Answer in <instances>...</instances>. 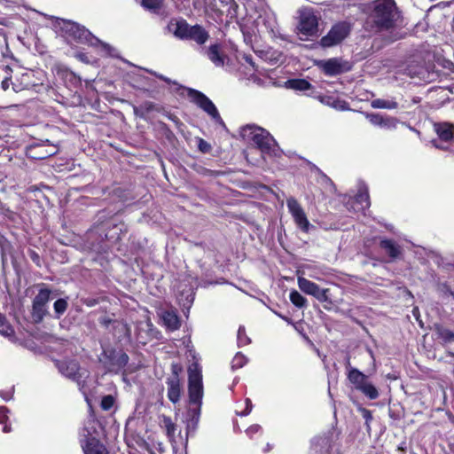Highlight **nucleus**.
I'll return each mask as SVG.
<instances>
[{"mask_svg": "<svg viewBox=\"0 0 454 454\" xmlns=\"http://www.w3.org/2000/svg\"><path fill=\"white\" fill-rule=\"evenodd\" d=\"M200 411L201 407L190 406L187 411V425H186V434H193L199 425L200 418Z\"/></svg>", "mask_w": 454, "mask_h": 454, "instance_id": "obj_18", "label": "nucleus"}, {"mask_svg": "<svg viewBox=\"0 0 454 454\" xmlns=\"http://www.w3.org/2000/svg\"><path fill=\"white\" fill-rule=\"evenodd\" d=\"M437 291L444 296H452L454 298V292L447 282H442L440 278L436 281Z\"/></svg>", "mask_w": 454, "mask_h": 454, "instance_id": "obj_32", "label": "nucleus"}, {"mask_svg": "<svg viewBox=\"0 0 454 454\" xmlns=\"http://www.w3.org/2000/svg\"><path fill=\"white\" fill-rule=\"evenodd\" d=\"M9 412V410L7 407L5 406H1L0 407V415L6 418L7 417V413Z\"/></svg>", "mask_w": 454, "mask_h": 454, "instance_id": "obj_50", "label": "nucleus"}, {"mask_svg": "<svg viewBox=\"0 0 454 454\" xmlns=\"http://www.w3.org/2000/svg\"><path fill=\"white\" fill-rule=\"evenodd\" d=\"M82 450L84 454H108L106 448L98 439H90Z\"/></svg>", "mask_w": 454, "mask_h": 454, "instance_id": "obj_24", "label": "nucleus"}, {"mask_svg": "<svg viewBox=\"0 0 454 454\" xmlns=\"http://www.w3.org/2000/svg\"><path fill=\"white\" fill-rule=\"evenodd\" d=\"M433 144H434V145L435 147H437V148H442V146H441V145H439L437 144V142H436V141H433Z\"/></svg>", "mask_w": 454, "mask_h": 454, "instance_id": "obj_58", "label": "nucleus"}, {"mask_svg": "<svg viewBox=\"0 0 454 454\" xmlns=\"http://www.w3.org/2000/svg\"><path fill=\"white\" fill-rule=\"evenodd\" d=\"M83 303L89 307H92L98 303V301L95 299H86L84 300Z\"/></svg>", "mask_w": 454, "mask_h": 454, "instance_id": "obj_49", "label": "nucleus"}, {"mask_svg": "<svg viewBox=\"0 0 454 454\" xmlns=\"http://www.w3.org/2000/svg\"><path fill=\"white\" fill-rule=\"evenodd\" d=\"M3 430H4V433H9V432L11 431V427H10V426L5 425V426L4 427V429H3Z\"/></svg>", "mask_w": 454, "mask_h": 454, "instance_id": "obj_56", "label": "nucleus"}, {"mask_svg": "<svg viewBox=\"0 0 454 454\" xmlns=\"http://www.w3.org/2000/svg\"><path fill=\"white\" fill-rule=\"evenodd\" d=\"M40 289L32 301V317L35 323L43 321L48 314V302L51 300V291L45 284L39 285Z\"/></svg>", "mask_w": 454, "mask_h": 454, "instance_id": "obj_8", "label": "nucleus"}, {"mask_svg": "<svg viewBox=\"0 0 454 454\" xmlns=\"http://www.w3.org/2000/svg\"><path fill=\"white\" fill-rule=\"evenodd\" d=\"M317 65L328 76H335L348 72L352 67L348 61L339 58L319 60Z\"/></svg>", "mask_w": 454, "mask_h": 454, "instance_id": "obj_13", "label": "nucleus"}, {"mask_svg": "<svg viewBox=\"0 0 454 454\" xmlns=\"http://www.w3.org/2000/svg\"><path fill=\"white\" fill-rule=\"evenodd\" d=\"M318 18L311 8H302L300 11V22L298 30L306 36H312L317 33Z\"/></svg>", "mask_w": 454, "mask_h": 454, "instance_id": "obj_12", "label": "nucleus"}, {"mask_svg": "<svg viewBox=\"0 0 454 454\" xmlns=\"http://www.w3.org/2000/svg\"><path fill=\"white\" fill-rule=\"evenodd\" d=\"M141 6L150 12L157 15H164L163 0H141Z\"/></svg>", "mask_w": 454, "mask_h": 454, "instance_id": "obj_22", "label": "nucleus"}, {"mask_svg": "<svg viewBox=\"0 0 454 454\" xmlns=\"http://www.w3.org/2000/svg\"><path fill=\"white\" fill-rule=\"evenodd\" d=\"M146 71H147L148 73H150L151 74H153V75L156 76V77H157V78H159L160 80L164 81L165 82H167V83H168V84L172 83V84H176V85H177V82H176L172 81L171 79H169V78H168V77L164 76L163 74H158V73H156V72H154V71H153V70H146Z\"/></svg>", "mask_w": 454, "mask_h": 454, "instance_id": "obj_41", "label": "nucleus"}, {"mask_svg": "<svg viewBox=\"0 0 454 454\" xmlns=\"http://www.w3.org/2000/svg\"><path fill=\"white\" fill-rule=\"evenodd\" d=\"M112 320L108 317H103L100 319V324H102L105 326H108Z\"/></svg>", "mask_w": 454, "mask_h": 454, "instance_id": "obj_52", "label": "nucleus"}, {"mask_svg": "<svg viewBox=\"0 0 454 454\" xmlns=\"http://www.w3.org/2000/svg\"><path fill=\"white\" fill-rule=\"evenodd\" d=\"M166 384L168 386V398L173 403H176L180 400L181 396V384L179 376L175 373V375L169 376Z\"/></svg>", "mask_w": 454, "mask_h": 454, "instance_id": "obj_17", "label": "nucleus"}, {"mask_svg": "<svg viewBox=\"0 0 454 454\" xmlns=\"http://www.w3.org/2000/svg\"><path fill=\"white\" fill-rule=\"evenodd\" d=\"M371 106L375 109H395L398 107V104L395 100H385L382 98L373 99L371 102Z\"/></svg>", "mask_w": 454, "mask_h": 454, "instance_id": "obj_27", "label": "nucleus"}, {"mask_svg": "<svg viewBox=\"0 0 454 454\" xmlns=\"http://www.w3.org/2000/svg\"><path fill=\"white\" fill-rule=\"evenodd\" d=\"M161 319L165 326L170 331L179 329L181 324L177 314L173 310H164L161 312Z\"/></svg>", "mask_w": 454, "mask_h": 454, "instance_id": "obj_21", "label": "nucleus"}, {"mask_svg": "<svg viewBox=\"0 0 454 454\" xmlns=\"http://www.w3.org/2000/svg\"><path fill=\"white\" fill-rule=\"evenodd\" d=\"M163 424L169 438L173 437L176 431V425L172 422L171 419L168 416H163Z\"/></svg>", "mask_w": 454, "mask_h": 454, "instance_id": "obj_35", "label": "nucleus"}, {"mask_svg": "<svg viewBox=\"0 0 454 454\" xmlns=\"http://www.w3.org/2000/svg\"><path fill=\"white\" fill-rule=\"evenodd\" d=\"M12 76H5L4 78V80L2 81L1 82V88L3 90L6 91L9 88H10V85L12 84Z\"/></svg>", "mask_w": 454, "mask_h": 454, "instance_id": "obj_45", "label": "nucleus"}, {"mask_svg": "<svg viewBox=\"0 0 454 454\" xmlns=\"http://www.w3.org/2000/svg\"><path fill=\"white\" fill-rule=\"evenodd\" d=\"M178 370H179V368L177 367V365L173 364L172 365V375H175V373H176L178 375Z\"/></svg>", "mask_w": 454, "mask_h": 454, "instance_id": "obj_55", "label": "nucleus"}, {"mask_svg": "<svg viewBox=\"0 0 454 454\" xmlns=\"http://www.w3.org/2000/svg\"><path fill=\"white\" fill-rule=\"evenodd\" d=\"M350 368H353V367H352V366H351V364H350V359H349V357H347V359H346V369H347L348 372H349V369H350Z\"/></svg>", "mask_w": 454, "mask_h": 454, "instance_id": "obj_54", "label": "nucleus"}, {"mask_svg": "<svg viewBox=\"0 0 454 454\" xmlns=\"http://www.w3.org/2000/svg\"><path fill=\"white\" fill-rule=\"evenodd\" d=\"M435 331L439 338L445 342H451L454 340V333L452 331L444 328L441 325L435 326Z\"/></svg>", "mask_w": 454, "mask_h": 454, "instance_id": "obj_29", "label": "nucleus"}, {"mask_svg": "<svg viewBox=\"0 0 454 454\" xmlns=\"http://www.w3.org/2000/svg\"><path fill=\"white\" fill-rule=\"evenodd\" d=\"M397 123L398 120L396 118L391 116H384L380 128H384L387 129H396Z\"/></svg>", "mask_w": 454, "mask_h": 454, "instance_id": "obj_37", "label": "nucleus"}, {"mask_svg": "<svg viewBox=\"0 0 454 454\" xmlns=\"http://www.w3.org/2000/svg\"><path fill=\"white\" fill-rule=\"evenodd\" d=\"M29 80L30 75L27 73L22 74L20 79H17L15 82H12L13 91L18 93L32 88L33 84Z\"/></svg>", "mask_w": 454, "mask_h": 454, "instance_id": "obj_25", "label": "nucleus"}, {"mask_svg": "<svg viewBox=\"0 0 454 454\" xmlns=\"http://www.w3.org/2000/svg\"><path fill=\"white\" fill-rule=\"evenodd\" d=\"M174 35L181 40L194 41L200 48L208 40V32L200 25L191 26L185 20L175 23Z\"/></svg>", "mask_w": 454, "mask_h": 454, "instance_id": "obj_4", "label": "nucleus"}, {"mask_svg": "<svg viewBox=\"0 0 454 454\" xmlns=\"http://www.w3.org/2000/svg\"><path fill=\"white\" fill-rule=\"evenodd\" d=\"M250 343V339L246 334V329L244 326H239L238 330V345L239 347L246 346Z\"/></svg>", "mask_w": 454, "mask_h": 454, "instance_id": "obj_36", "label": "nucleus"}, {"mask_svg": "<svg viewBox=\"0 0 454 454\" xmlns=\"http://www.w3.org/2000/svg\"><path fill=\"white\" fill-rule=\"evenodd\" d=\"M290 301L297 308H303L307 305V300L298 291L292 290L290 293Z\"/></svg>", "mask_w": 454, "mask_h": 454, "instance_id": "obj_28", "label": "nucleus"}, {"mask_svg": "<svg viewBox=\"0 0 454 454\" xmlns=\"http://www.w3.org/2000/svg\"><path fill=\"white\" fill-rule=\"evenodd\" d=\"M200 54L206 56L215 67L224 65L225 55L222 52V47L219 43L211 44L209 47H200Z\"/></svg>", "mask_w": 454, "mask_h": 454, "instance_id": "obj_16", "label": "nucleus"}, {"mask_svg": "<svg viewBox=\"0 0 454 454\" xmlns=\"http://www.w3.org/2000/svg\"><path fill=\"white\" fill-rule=\"evenodd\" d=\"M286 84L288 88L298 91H306L311 88V84L305 79L288 80Z\"/></svg>", "mask_w": 454, "mask_h": 454, "instance_id": "obj_26", "label": "nucleus"}, {"mask_svg": "<svg viewBox=\"0 0 454 454\" xmlns=\"http://www.w3.org/2000/svg\"><path fill=\"white\" fill-rule=\"evenodd\" d=\"M434 129L442 141H450L454 137V125L442 122L434 124Z\"/></svg>", "mask_w": 454, "mask_h": 454, "instance_id": "obj_20", "label": "nucleus"}, {"mask_svg": "<svg viewBox=\"0 0 454 454\" xmlns=\"http://www.w3.org/2000/svg\"><path fill=\"white\" fill-rule=\"evenodd\" d=\"M366 118L372 125L381 127L384 115L380 114H367Z\"/></svg>", "mask_w": 454, "mask_h": 454, "instance_id": "obj_38", "label": "nucleus"}, {"mask_svg": "<svg viewBox=\"0 0 454 454\" xmlns=\"http://www.w3.org/2000/svg\"><path fill=\"white\" fill-rule=\"evenodd\" d=\"M247 357L243 354L239 352L235 355L231 361V368L233 370L239 369L243 367L247 364Z\"/></svg>", "mask_w": 454, "mask_h": 454, "instance_id": "obj_33", "label": "nucleus"}, {"mask_svg": "<svg viewBox=\"0 0 454 454\" xmlns=\"http://www.w3.org/2000/svg\"><path fill=\"white\" fill-rule=\"evenodd\" d=\"M114 404V398L111 395H105L101 401V408L104 411H109Z\"/></svg>", "mask_w": 454, "mask_h": 454, "instance_id": "obj_39", "label": "nucleus"}, {"mask_svg": "<svg viewBox=\"0 0 454 454\" xmlns=\"http://www.w3.org/2000/svg\"><path fill=\"white\" fill-rule=\"evenodd\" d=\"M187 91L188 97L192 102L207 113L216 124L225 127L224 121H223L216 106L209 98H207L204 93L194 89L188 88Z\"/></svg>", "mask_w": 454, "mask_h": 454, "instance_id": "obj_6", "label": "nucleus"}, {"mask_svg": "<svg viewBox=\"0 0 454 454\" xmlns=\"http://www.w3.org/2000/svg\"><path fill=\"white\" fill-rule=\"evenodd\" d=\"M298 286L303 293L314 296L321 302L329 301V289H321L317 284L302 277L298 278Z\"/></svg>", "mask_w": 454, "mask_h": 454, "instance_id": "obj_15", "label": "nucleus"}, {"mask_svg": "<svg viewBox=\"0 0 454 454\" xmlns=\"http://www.w3.org/2000/svg\"><path fill=\"white\" fill-rule=\"evenodd\" d=\"M286 205L289 212L291 213L295 223L305 232L309 231L310 223L306 216V214L301 205L294 198H289L286 200Z\"/></svg>", "mask_w": 454, "mask_h": 454, "instance_id": "obj_14", "label": "nucleus"}, {"mask_svg": "<svg viewBox=\"0 0 454 454\" xmlns=\"http://www.w3.org/2000/svg\"><path fill=\"white\" fill-rule=\"evenodd\" d=\"M90 439H97V438L92 435L90 429L87 426H84L79 432V441H80L82 449L84 448V445L87 444L88 442L90 441Z\"/></svg>", "mask_w": 454, "mask_h": 454, "instance_id": "obj_30", "label": "nucleus"}, {"mask_svg": "<svg viewBox=\"0 0 454 454\" xmlns=\"http://www.w3.org/2000/svg\"><path fill=\"white\" fill-rule=\"evenodd\" d=\"M252 409H253L252 402L250 399L247 398V399H246V409L243 411L239 412L238 415L242 416V417L247 416L251 412Z\"/></svg>", "mask_w": 454, "mask_h": 454, "instance_id": "obj_43", "label": "nucleus"}, {"mask_svg": "<svg viewBox=\"0 0 454 454\" xmlns=\"http://www.w3.org/2000/svg\"><path fill=\"white\" fill-rule=\"evenodd\" d=\"M67 306V299L60 298L54 302L53 309L57 318H59L66 312Z\"/></svg>", "mask_w": 454, "mask_h": 454, "instance_id": "obj_31", "label": "nucleus"}, {"mask_svg": "<svg viewBox=\"0 0 454 454\" xmlns=\"http://www.w3.org/2000/svg\"><path fill=\"white\" fill-rule=\"evenodd\" d=\"M329 440L327 437H318L314 439L312 446L316 449L317 446H327Z\"/></svg>", "mask_w": 454, "mask_h": 454, "instance_id": "obj_42", "label": "nucleus"}, {"mask_svg": "<svg viewBox=\"0 0 454 454\" xmlns=\"http://www.w3.org/2000/svg\"><path fill=\"white\" fill-rule=\"evenodd\" d=\"M275 313H276V315H278V316L279 317H281L282 319L287 320V318H286V317L282 316L281 314L277 313V312H275Z\"/></svg>", "mask_w": 454, "mask_h": 454, "instance_id": "obj_57", "label": "nucleus"}, {"mask_svg": "<svg viewBox=\"0 0 454 454\" xmlns=\"http://www.w3.org/2000/svg\"><path fill=\"white\" fill-rule=\"evenodd\" d=\"M188 392L190 405L201 407L203 385L201 368L198 363H192L188 367Z\"/></svg>", "mask_w": 454, "mask_h": 454, "instance_id": "obj_5", "label": "nucleus"}, {"mask_svg": "<svg viewBox=\"0 0 454 454\" xmlns=\"http://www.w3.org/2000/svg\"><path fill=\"white\" fill-rule=\"evenodd\" d=\"M57 26L61 29L65 35L76 43H87L92 46L101 44L106 50H109L110 46L102 43L99 39L94 36L88 29L78 23L71 20L58 19Z\"/></svg>", "mask_w": 454, "mask_h": 454, "instance_id": "obj_3", "label": "nucleus"}, {"mask_svg": "<svg viewBox=\"0 0 454 454\" xmlns=\"http://www.w3.org/2000/svg\"><path fill=\"white\" fill-rule=\"evenodd\" d=\"M30 256L34 262H35L37 264H39L40 257L35 252H32Z\"/></svg>", "mask_w": 454, "mask_h": 454, "instance_id": "obj_51", "label": "nucleus"}, {"mask_svg": "<svg viewBox=\"0 0 454 454\" xmlns=\"http://www.w3.org/2000/svg\"><path fill=\"white\" fill-rule=\"evenodd\" d=\"M355 205H356V210H365L369 208L371 203H370V197L368 193V189L365 184H362L359 187L358 193L355 197Z\"/></svg>", "mask_w": 454, "mask_h": 454, "instance_id": "obj_19", "label": "nucleus"}, {"mask_svg": "<svg viewBox=\"0 0 454 454\" xmlns=\"http://www.w3.org/2000/svg\"><path fill=\"white\" fill-rule=\"evenodd\" d=\"M198 148L203 153H207L211 151V145L203 138H198Z\"/></svg>", "mask_w": 454, "mask_h": 454, "instance_id": "obj_40", "label": "nucleus"}, {"mask_svg": "<svg viewBox=\"0 0 454 454\" xmlns=\"http://www.w3.org/2000/svg\"><path fill=\"white\" fill-rule=\"evenodd\" d=\"M55 364L62 375L75 381L80 388L83 387L82 379L87 377V371L82 369L76 360L64 359Z\"/></svg>", "mask_w": 454, "mask_h": 454, "instance_id": "obj_10", "label": "nucleus"}, {"mask_svg": "<svg viewBox=\"0 0 454 454\" xmlns=\"http://www.w3.org/2000/svg\"><path fill=\"white\" fill-rule=\"evenodd\" d=\"M261 429H262V427H261V426H260V425H258V424H254V425H252L251 427H249L247 429L246 433H247V435H249L250 437H252V435H253L254 434H256V433L260 432V431H261Z\"/></svg>", "mask_w": 454, "mask_h": 454, "instance_id": "obj_44", "label": "nucleus"}, {"mask_svg": "<svg viewBox=\"0 0 454 454\" xmlns=\"http://www.w3.org/2000/svg\"><path fill=\"white\" fill-rule=\"evenodd\" d=\"M366 25L375 31L395 27L400 12L395 0H373L367 4Z\"/></svg>", "mask_w": 454, "mask_h": 454, "instance_id": "obj_1", "label": "nucleus"}, {"mask_svg": "<svg viewBox=\"0 0 454 454\" xmlns=\"http://www.w3.org/2000/svg\"><path fill=\"white\" fill-rule=\"evenodd\" d=\"M100 361L108 372L118 373L127 365L129 356L121 350L105 349Z\"/></svg>", "mask_w": 454, "mask_h": 454, "instance_id": "obj_9", "label": "nucleus"}, {"mask_svg": "<svg viewBox=\"0 0 454 454\" xmlns=\"http://www.w3.org/2000/svg\"><path fill=\"white\" fill-rule=\"evenodd\" d=\"M350 27L346 22L334 24L327 35L320 40V45L324 48H330L340 43L349 34Z\"/></svg>", "mask_w": 454, "mask_h": 454, "instance_id": "obj_11", "label": "nucleus"}, {"mask_svg": "<svg viewBox=\"0 0 454 454\" xmlns=\"http://www.w3.org/2000/svg\"><path fill=\"white\" fill-rule=\"evenodd\" d=\"M243 59H245V61L247 63H248L249 65H251L254 70H256L255 67H254V63L253 61V57L251 55H244Z\"/></svg>", "mask_w": 454, "mask_h": 454, "instance_id": "obj_48", "label": "nucleus"}, {"mask_svg": "<svg viewBox=\"0 0 454 454\" xmlns=\"http://www.w3.org/2000/svg\"><path fill=\"white\" fill-rule=\"evenodd\" d=\"M12 394H13V388H12L10 391L8 392H5V391H0V396L5 400V401H8L10 400L12 397Z\"/></svg>", "mask_w": 454, "mask_h": 454, "instance_id": "obj_47", "label": "nucleus"}, {"mask_svg": "<svg viewBox=\"0 0 454 454\" xmlns=\"http://www.w3.org/2000/svg\"><path fill=\"white\" fill-rule=\"evenodd\" d=\"M362 415L363 418L365 419L366 424L368 425L369 422L372 419V412L367 409H363Z\"/></svg>", "mask_w": 454, "mask_h": 454, "instance_id": "obj_46", "label": "nucleus"}, {"mask_svg": "<svg viewBox=\"0 0 454 454\" xmlns=\"http://www.w3.org/2000/svg\"><path fill=\"white\" fill-rule=\"evenodd\" d=\"M4 69L7 74L6 76H11V73L12 72V68L9 66H5Z\"/></svg>", "mask_w": 454, "mask_h": 454, "instance_id": "obj_53", "label": "nucleus"}, {"mask_svg": "<svg viewBox=\"0 0 454 454\" xmlns=\"http://www.w3.org/2000/svg\"><path fill=\"white\" fill-rule=\"evenodd\" d=\"M240 136L243 139L253 142L262 153L277 155V142L266 129L255 125H247L241 129Z\"/></svg>", "mask_w": 454, "mask_h": 454, "instance_id": "obj_2", "label": "nucleus"}, {"mask_svg": "<svg viewBox=\"0 0 454 454\" xmlns=\"http://www.w3.org/2000/svg\"><path fill=\"white\" fill-rule=\"evenodd\" d=\"M12 333L13 329L6 322L5 317L0 314V333L4 336H10Z\"/></svg>", "mask_w": 454, "mask_h": 454, "instance_id": "obj_34", "label": "nucleus"}, {"mask_svg": "<svg viewBox=\"0 0 454 454\" xmlns=\"http://www.w3.org/2000/svg\"><path fill=\"white\" fill-rule=\"evenodd\" d=\"M348 380L355 388L363 393L370 400H375L379 397V391L375 386L368 381V376L356 368H350L347 374Z\"/></svg>", "mask_w": 454, "mask_h": 454, "instance_id": "obj_7", "label": "nucleus"}, {"mask_svg": "<svg viewBox=\"0 0 454 454\" xmlns=\"http://www.w3.org/2000/svg\"><path fill=\"white\" fill-rule=\"evenodd\" d=\"M380 246L392 260L396 259L401 254V247L391 239H382Z\"/></svg>", "mask_w": 454, "mask_h": 454, "instance_id": "obj_23", "label": "nucleus"}]
</instances>
